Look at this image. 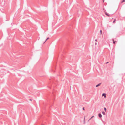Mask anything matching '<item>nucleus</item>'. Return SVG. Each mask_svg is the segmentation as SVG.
<instances>
[{"label":"nucleus","instance_id":"obj_1","mask_svg":"<svg viewBox=\"0 0 125 125\" xmlns=\"http://www.w3.org/2000/svg\"><path fill=\"white\" fill-rule=\"evenodd\" d=\"M106 94L105 93H103L102 94V96H104L105 98L106 97Z\"/></svg>","mask_w":125,"mask_h":125},{"label":"nucleus","instance_id":"obj_2","mask_svg":"<svg viewBox=\"0 0 125 125\" xmlns=\"http://www.w3.org/2000/svg\"><path fill=\"white\" fill-rule=\"evenodd\" d=\"M98 116L100 118H101L102 117V115L100 113L98 114Z\"/></svg>","mask_w":125,"mask_h":125},{"label":"nucleus","instance_id":"obj_3","mask_svg":"<svg viewBox=\"0 0 125 125\" xmlns=\"http://www.w3.org/2000/svg\"><path fill=\"white\" fill-rule=\"evenodd\" d=\"M105 14L108 17H109L110 16V15L106 12H105Z\"/></svg>","mask_w":125,"mask_h":125},{"label":"nucleus","instance_id":"obj_4","mask_svg":"<svg viewBox=\"0 0 125 125\" xmlns=\"http://www.w3.org/2000/svg\"><path fill=\"white\" fill-rule=\"evenodd\" d=\"M101 84V83H100L99 84H98L97 85H96V87H97L98 86H100Z\"/></svg>","mask_w":125,"mask_h":125},{"label":"nucleus","instance_id":"obj_5","mask_svg":"<svg viewBox=\"0 0 125 125\" xmlns=\"http://www.w3.org/2000/svg\"><path fill=\"white\" fill-rule=\"evenodd\" d=\"M112 40L113 41V43L114 44H115V43L116 41H114V39H112Z\"/></svg>","mask_w":125,"mask_h":125},{"label":"nucleus","instance_id":"obj_6","mask_svg":"<svg viewBox=\"0 0 125 125\" xmlns=\"http://www.w3.org/2000/svg\"><path fill=\"white\" fill-rule=\"evenodd\" d=\"M49 37H47V38L46 39V40H45V41L44 42L43 44L45 43L46 42V41L47 40H48V39H49Z\"/></svg>","mask_w":125,"mask_h":125},{"label":"nucleus","instance_id":"obj_7","mask_svg":"<svg viewBox=\"0 0 125 125\" xmlns=\"http://www.w3.org/2000/svg\"><path fill=\"white\" fill-rule=\"evenodd\" d=\"M102 114L103 115H105V112L104 111H102Z\"/></svg>","mask_w":125,"mask_h":125},{"label":"nucleus","instance_id":"obj_8","mask_svg":"<svg viewBox=\"0 0 125 125\" xmlns=\"http://www.w3.org/2000/svg\"><path fill=\"white\" fill-rule=\"evenodd\" d=\"M116 19H114V21H113V23H115V21H116Z\"/></svg>","mask_w":125,"mask_h":125},{"label":"nucleus","instance_id":"obj_9","mask_svg":"<svg viewBox=\"0 0 125 125\" xmlns=\"http://www.w3.org/2000/svg\"><path fill=\"white\" fill-rule=\"evenodd\" d=\"M125 2V0H123L121 1V3H123L124 2Z\"/></svg>","mask_w":125,"mask_h":125},{"label":"nucleus","instance_id":"obj_10","mask_svg":"<svg viewBox=\"0 0 125 125\" xmlns=\"http://www.w3.org/2000/svg\"><path fill=\"white\" fill-rule=\"evenodd\" d=\"M104 109L105 112H106L107 111L106 108L105 107H104Z\"/></svg>","mask_w":125,"mask_h":125},{"label":"nucleus","instance_id":"obj_11","mask_svg":"<svg viewBox=\"0 0 125 125\" xmlns=\"http://www.w3.org/2000/svg\"><path fill=\"white\" fill-rule=\"evenodd\" d=\"M94 117V116H92L89 119V120L91 119H92L93 117Z\"/></svg>","mask_w":125,"mask_h":125},{"label":"nucleus","instance_id":"obj_12","mask_svg":"<svg viewBox=\"0 0 125 125\" xmlns=\"http://www.w3.org/2000/svg\"><path fill=\"white\" fill-rule=\"evenodd\" d=\"M100 32L101 34L102 33V31L101 30H100Z\"/></svg>","mask_w":125,"mask_h":125},{"label":"nucleus","instance_id":"obj_13","mask_svg":"<svg viewBox=\"0 0 125 125\" xmlns=\"http://www.w3.org/2000/svg\"><path fill=\"white\" fill-rule=\"evenodd\" d=\"M82 109L83 110H85L84 108V107H83L82 108Z\"/></svg>","mask_w":125,"mask_h":125},{"label":"nucleus","instance_id":"obj_14","mask_svg":"<svg viewBox=\"0 0 125 125\" xmlns=\"http://www.w3.org/2000/svg\"><path fill=\"white\" fill-rule=\"evenodd\" d=\"M109 63V62H107L106 63V64H108Z\"/></svg>","mask_w":125,"mask_h":125},{"label":"nucleus","instance_id":"obj_15","mask_svg":"<svg viewBox=\"0 0 125 125\" xmlns=\"http://www.w3.org/2000/svg\"><path fill=\"white\" fill-rule=\"evenodd\" d=\"M103 3L104 2V0H103Z\"/></svg>","mask_w":125,"mask_h":125},{"label":"nucleus","instance_id":"obj_16","mask_svg":"<svg viewBox=\"0 0 125 125\" xmlns=\"http://www.w3.org/2000/svg\"><path fill=\"white\" fill-rule=\"evenodd\" d=\"M95 41H97V39H95Z\"/></svg>","mask_w":125,"mask_h":125},{"label":"nucleus","instance_id":"obj_17","mask_svg":"<svg viewBox=\"0 0 125 125\" xmlns=\"http://www.w3.org/2000/svg\"><path fill=\"white\" fill-rule=\"evenodd\" d=\"M29 100L31 101L32 100L31 99H30Z\"/></svg>","mask_w":125,"mask_h":125},{"label":"nucleus","instance_id":"obj_18","mask_svg":"<svg viewBox=\"0 0 125 125\" xmlns=\"http://www.w3.org/2000/svg\"><path fill=\"white\" fill-rule=\"evenodd\" d=\"M97 44V43H96H96H95V45H96Z\"/></svg>","mask_w":125,"mask_h":125}]
</instances>
